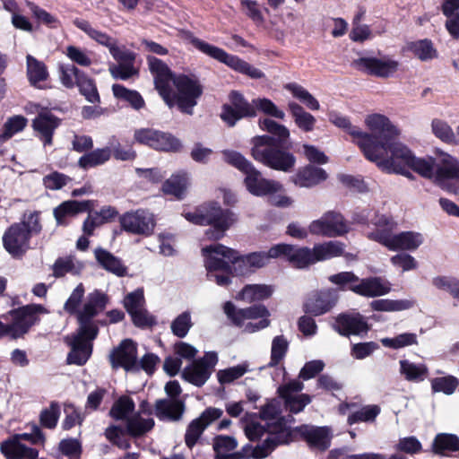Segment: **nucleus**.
<instances>
[{
  "label": "nucleus",
  "mask_w": 459,
  "mask_h": 459,
  "mask_svg": "<svg viewBox=\"0 0 459 459\" xmlns=\"http://www.w3.org/2000/svg\"><path fill=\"white\" fill-rule=\"evenodd\" d=\"M277 244L272 246L268 251L251 252L247 255H239L233 248L226 246H218L215 249L217 254L230 260L234 265V272L238 275H245L254 269H260L266 266L271 259H278L275 255Z\"/></svg>",
  "instance_id": "0eeeda50"
},
{
  "label": "nucleus",
  "mask_w": 459,
  "mask_h": 459,
  "mask_svg": "<svg viewBox=\"0 0 459 459\" xmlns=\"http://www.w3.org/2000/svg\"><path fill=\"white\" fill-rule=\"evenodd\" d=\"M247 372V365L239 364L217 372L218 381L221 385L230 384L240 378Z\"/></svg>",
  "instance_id": "0e129e2a"
},
{
  "label": "nucleus",
  "mask_w": 459,
  "mask_h": 459,
  "mask_svg": "<svg viewBox=\"0 0 459 459\" xmlns=\"http://www.w3.org/2000/svg\"><path fill=\"white\" fill-rule=\"evenodd\" d=\"M331 283L336 285L340 290H351L354 292V288L358 287L360 279L353 272H341L328 277Z\"/></svg>",
  "instance_id": "8fccbe9b"
},
{
  "label": "nucleus",
  "mask_w": 459,
  "mask_h": 459,
  "mask_svg": "<svg viewBox=\"0 0 459 459\" xmlns=\"http://www.w3.org/2000/svg\"><path fill=\"white\" fill-rule=\"evenodd\" d=\"M118 221L123 231L143 237L152 236L156 226L153 215L144 209L126 212Z\"/></svg>",
  "instance_id": "ddd939ff"
},
{
  "label": "nucleus",
  "mask_w": 459,
  "mask_h": 459,
  "mask_svg": "<svg viewBox=\"0 0 459 459\" xmlns=\"http://www.w3.org/2000/svg\"><path fill=\"white\" fill-rule=\"evenodd\" d=\"M333 329L341 335L348 337L351 334L357 335L367 332L368 325L359 314L352 316L342 313L335 318Z\"/></svg>",
  "instance_id": "7c9ffc66"
},
{
  "label": "nucleus",
  "mask_w": 459,
  "mask_h": 459,
  "mask_svg": "<svg viewBox=\"0 0 459 459\" xmlns=\"http://www.w3.org/2000/svg\"><path fill=\"white\" fill-rule=\"evenodd\" d=\"M135 409V403L134 400L128 395H121L113 403L109 416L115 420H126L134 412Z\"/></svg>",
  "instance_id": "a18cd8bd"
},
{
  "label": "nucleus",
  "mask_w": 459,
  "mask_h": 459,
  "mask_svg": "<svg viewBox=\"0 0 459 459\" xmlns=\"http://www.w3.org/2000/svg\"><path fill=\"white\" fill-rule=\"evenodd\" d=\"M432 132L436 137L448 144H458V140L451 126L444 120L434 118L431 122Z\"/></svg>",
  "instance_id": "4d7b16f0"
},
{
  "label": "nucleus",
  "mask_w": 459,
  "mask_h": 459,
  "mask_svg": "<svg viewBox=\"0 0 459 459\" xmlns=\"http://www.w3.org/2000/svg\"><path fill=\"white\" fill-rule=\"evenodd\" d=\"M390 291V282L378 276L360 279L358 287L354 288L355 294L368 298L380 297Z\"/></svg>",
  "instance_id": "2f4dec72"
},
{
  "label": "nucleus",
  "mask_w": 459,
  "mask_h": 459,
  "mask_svg": "<svg viewBox=\"0 0 459 459\" xmlns=\"http://www.w3.org/2000/svg\"><path fill=\"white\" fill-rule=\"evenodd\" d=\"M184 218L198 226H210L205 235L213 240H220L227 230L237 221V215L230 209H223L215 201L205 202L192 212H184Z\"/></svg>",
  "instance_id": "20e7f679"
},
{
  "label": "nucleus",
  "mask_w": 459,
  "mask_h": 459,
  "mask_svg": "<svg viewBox=\"0 0 459 459\" xmlns=\"http://www.w3.org/2000/svg\"><path fill=\"white\" fill-rule=\"evenodd\" d=\"M351 66L357 71L377 78H389L399 68V62L390 58L380 59L375 56H362L354 59Z\"/></svg>",
  "instance_id": "2eb2a0df"
},
{
  "label": "nucleus",
  "mask_w": 459,
  "mask_h": 459,
  "mask_svg": "<svg viewBox=\"0 0 459 459\" xmlns=\"http://www.w3.org/2000/svg\"><path fill=\"white\" fill-rule=\"evenodd\" d=\"M155 422L152 418L144 419L136 412L126 420V428L120 425H110L104 432L105 437L115 446L127 450L131 447L129 440L123 437L128 435L134 438L144 436L154 428Z\"/></svg>",
  "instance_id": "423d86ee"
},
{
  "label": "nucleus",
  "mask_w": 459,
  "mask_h": 459,
  "mask_svg": "<svg viewBox=\"0 0 459 459\" xmlns=\"http://www.w3.org/2000/svg\"><path fill=\"white\" fill-rule=\"evenodd\" d=\"M62 119L54 115L48 108H43L32 119L31 127L43 144L52 145L55 131L60 126Z\"/></svg>",
  "instance_id": "aec40b11"
},
{
  "label": "nucleus",
  "mask_w": 459,
  "mask_h": 459,
  "mask_svg": "<svg viewBox=\"0 0 459 459\" xmlns=\"http://www.w3.org/2000/svg\"><path fill=\"white\" fill-rule=\"evenodd\" d=\"M85 288L82 282H80L75 289L71 293L70 297L67 299L64 305V310L71 316H75L77 319V324L79 325V313L82 309H80V305L84 297Z\"/></svg>",
  "instance_id": "603ef678"
},
{
  "label": "nucleus",
  "mask_w": 459,
  "mask_h": 459,
  "mask_svg": "<svg viewBox=\"0 0 459 459\" xmlns=\"http://www.w3.org/2000/svg\"><path fill=\"white\" fill-rule=\"evenodd\" d=\"M59 79L62 85L67 89L78 88L85 100L92 104L100 103V96L95 79L73 64L58 65Z\"/></svg>",
  "instance_id": "1a4fd4ad"
},
{
  "label": "nucleus",
  "mask_w": 459,
  "mask_h": 459,
  "mask_svg": "<svg viewBox=\"0 0 459 459\" xmlns=\"http://www.w3.org/2000/svg\"><path fill=\"white\" fill-rule=\"evenodd\" d=\"M289 342L283 335L275 336L272 342L271 359L267 367H277L287 354Z\"/></svg>",
  "instance_id": "6e6d98bb"
},
{
  "label": "nucleus",
  "mask_w": 459,
  "mask_h": 459,
  "mask_svg": "<svg viewBox=\"0 0 459 459\" xmlns=\"http://www.w3.org/2000/svg\"><path fill=\"white\" fill-rule=\"evenodd\" d=\"M112 368H124L126 371H134L137 368V344L132 339L121 341L109 355Z\"/></svg>",
  "instance_id": "412c9836"
},
{
  "label": "nucleus",
  "mask_w": 459,
  "mask_h": 459,
  "mask_svg": "<svg viewBox=\"0 0 459 459\" xmlns=\"http://www.w3.org/2000/svg\"><path fill=\"white\" fill-rule=\"evenodd\" d=\"M328 178L327 172L316 165L307 164L300 167L289 178V181L298 187L312 188Z\"/></svg>",
  "instance_id": "393cba45"
},
{
  "label": "nucleus",
  "mask_w": 459,
  "mask_h": 459,
  "mask_svg": "<svg viewBox=\"0 0 459 459\" xmlns=\"http://www.w3.org/2000/svg\"><path fill=\"white\" fill-rule=\"evenodd\" d=\"M149 70L154 79V87L165 104L177 108L183 114L192 116L194 108L204 93L198 78L180 74L174 75L168 65L154 56H147Z\"/></svg>",
  "instance_id": "f03ea898"
},
{
  "label": "nucleus",
  "mask_w": 459,
  "mask_h": 459,
  "mask_svg": "<svg viewBox=\"0 0 459 459\" xmlns=\"http://www.w3.org/2000/svg\"><path fill=\"white\" fill-rule=\"evenodd\" d=\"M184 409V403L179 400L160 399L155 403V414L160 419L167 418L171 420H178L182 417Z\"/></svg>",
  "instance_id": "58836bf2"
},
{
  "label": "nucleus",
  "mask_w": 459,
  "mask_h": 459,
  "mask_svg": "<svg viewBox=\"0 0 459 459\" xmlns=\"http://www.w3.org/2000/svg\"><path fill=\"white\" fill-rule=\"evenodd\" d=\"M61 410L57 402L52 401L49 407L43 409L39 414L40 425L48 429H54L60 418Z\"/></svg>",
  "instance_id": "5fc2aeb1"
},
{
  "label": "nucleus",
  "mask_w": 459,
  "mask_h": 459,
  "mask_svg": "<svg viewBox=\"0 0 459 459\" xmlns=\"http://www.w3.org/2000/svg\"><path fill=\"white\" fill-rule=\"evenodd\" d=\"M99 331L94 328L78 325L75 332L65 337V343L70 348L66 356L68 365L84 366L93 352V341Z\"/></svg>",
  "instance_id": "6e6552de"
},
{
  "label": "nucleus",
  "mask_w": 459,
  "mask_h": 459,
  "mask_svg": "<svg viewBox=\"0 0 459 459\" xmlns=\"http://www.w3.org/2000/svg\"><path fill=\"white\" fill-rule=\"evenodd\" d=\"M28 119L22 115H16L9 117L3 127L4 130L2 134L4 139H9L13 134L22 132L26 127Z\"/></svg>",
  "instance_id": "338daca9"
},
{
  "label": "nucleus",
  "mask_w": 459,
  "mask_h": 459,
  "mask_svg": "<svg viewBox=\"0 0 459 459\" xmlns=\"http://www.w3.org/2000/svg\"><path fill=\"white\" fill-rule=\"evenodd\" d=\"M217 361L218 357L215 352H206L203 358L194 360L191 365L184 368L182 378L195 386L201 387L211 377Z\"/></svg>",
  "instance_id": "dca6fc26"
},
{
  "label": "nucleus",
  "mask_w": 459,
  "mask_h": 459,
  "mask_svg": "<svg viewBox=\"0 0 459 459\" xmlns=\"http://www.w3.org/2000/svg\"><path fill=\"white\" fill-rule=\"evenodd\" d=\"M190 185L189 173L186 170H178L162 183L160 190L165 195H171L176 200L181 201L187 195Z\"/></svg>",
  "instance_id": "c85d7f7f"
},
{
  "label": "nucleus",
  "mask_w": 459,
  "mask_h": 459,
  "mask_svg": "<svg viewBox=\"0 0 459 459\" xmlns=\"http://www.w3.org/2000/svg\"><path fill=\"white\" fill-rule=\"evenodd\" d=\"M30 238L25 221H22L9 226L2 239L4 249L13 258H22L29 249Z\"/></svg>",
  "instance_id": "4468645a"
},
{
  "label": "nucleus",
  "mask_w": 459,
  "mask_h": 459,
  "mask_svg": "<svg viewBox=\"0 0 459 459\" xmlns=\"http://www.w3.org/2000/svg\"><path fill=\"white\" fill-rule=\"evenodd\" d=\"M433 178L444 191L456 194L459 190V160L446 152H440Z\"/></svg>",
  "instance_id": "f8f14e48"
},
{
  "label": "nucleus",
  "mask_w": 459,
  "mask_h": 459,
  "mask_svg": "<svg viewBox=\"0 0 459 459\" xmlns=\"http://www.w3.org/2000/svg\"><path fill=\"white\" fill-rule=\"evenodd\" d=\"M108 303L109 297L100 290H94L89 293L86 302L79 313V325L99 331V326L94 321V317L104 311Z\"/></svg>",
  "instance_id": "6ab92c4d"
},
{
  "label": "nucleus",
  "mask_w": 459,
  "mask_h": 459,
  "mask_svg": "<svg viewBox=\"0 0 459 459\" xmlns=\"http://www.w3.org/2000/svg\"><path fill=\"white\" fill-rule=\"evenodd\" d=\"M344 243L338 240H330L313 247L316 263L338 256H348L344 254Z\"/></svg>",
  "instance_id": "4c0bfd02"
},
{
  "label": "nucleus",
  "mask_w": 459,
  "mask_h": 459,
  "mask_svg": "<svg viewBox=\"0 0 459 459\" xmlns=\"http://www.w3.org/2000/svg\"><path fill=\"white\" fill-rule=\"evenodd\" d=\"M112 92L117 100L127 102L135 110L145 107L143 96L135 90H130L123 84L115 83L112 85Z\"/></svg>",
  "instance_id": "79ce46f5"
},
{
  "label": "nucleus",
  "mask_w": 459,
  "mask_h": 459,
  "mask_svg": "<svg viewBox=\"0 0 459 459\" xmlns=\"http://www.w3.org/2000/svg\"><path fill=\"white\" fill-rule=\"evenodd\" d=\"M286 89L307 108L311 110H318L320 108L318 100L303 86L292 82L287 84Z\"/></svg>",
  "instance_id": "09e8293b"
},
{
  "label": "nucleus",
  "mask_w": 459,
  "mask_h": 459,
  "mask_svg": "<svg viewBox=\"0 0 459 459\" xmlns=\"http://www.w3.org/2000/svg\"><path fill=\"white\" fill-rule=\"evenodd\" d=\"M184 145L180 139L169 132L159 131L156 137L155 151L178 153L183 151Z\"/></svg>",
  "instance_id": "c03bdc74"
},
{
  "label": "nucleus",
  "mask_w": 459,
  "mask_h": 459,
  "mask_svg": "<svg viewBox=\"0 0 459 459\" xmlns=\"http://www.w3.org/2000/svg\"><path fill=\"white\" fill-rule=\"evenodd\" d=\"M111 158V149L108 146L103 148L91 149L83 155H82L77 165L83 170H88L104 165Z\"/></svg>",
  "instance_id": "72a5a7b5"
},
{
  "label": "nucleus",
  "mask_w": 459,
  "mask_h": 459,
  "mask_svg": "<svg viewBox=\"0 0 459 459\" xmlns=\"http://www.w3.org/2000/svg\"><path fill=\"white\" fill-rule=\"evenodd\" d=\"M371 224L376 226V230L368 234V238L376 242L377 239L375 238V234L381 232H388L389 234H392L397 225L391 216L379 214L377 212H373Z\"/></svg>",
  "instance_id": "de8ad7c7"
},
{
  "label": "nucleus",
  "mask_w": 459,
  "mask_h": 459,
  "mask_svg": "<svg viewBox=\"0 0 459 459\" xmlns=\"http://www.w3.org/2000/svg\"><path fill=\"white\" fill-rule=\"evenodd\" d=\"M278 258L287 261L297 269L307 268L316 264L314 249L307 247H297L291 244L279 243L275 249Z\"/></svg>",
  "instance_id": "a211bd4d"
},
{
  "label": "nucleus",
  "mask_w": 459,
  "mask_h": 459,
  "mask_svg": "<svg viewBox=\"0 0 459 459\" xmlns=\"http://www.w3.org/2000/svg\"><path fill=\"white\" fill-rule=\"evenodd\" d=\"M191 44L203 54L226 65L236 72L249 76L250 78L261 79L264 75L260 69L255 68L247 61L239 58L238 56L229 54L224 49L211 45L203 39L193 38L191 39Z\"/></svg>",
  "instance_id": "9d476101"
},
{
  "label": "nucleus",
  "mask_w": 459,
  "mask_h": 459,
  "mask_svg": "<svg viewBox=\"0 0 459 459\" xmlns=\"http://www.w3.org/2000/svg\"><path fill=\"white\" fill-rule=\"evenodd\" d=\"M406 48L420 61H429L437 57V50L429 39H419L407 43Z\"/></svg>",
  "instance_id": "37998d69"
},
{
  "label": "nucleus",
  "mask_w": 459,
  "mask_h": 459,
  "mask_svg": "<svg viewBox=\"0 0 459 459\" xmlns=\"http://www.w3.org/2000/svg\"><path fill=\"white\" fill-rule=\"evenodd\" d=\"M432 452L438 455L459 452V437L455 434L438 433L432 442Z\"/></svg>",
  "instance_id": "ea45409f"
},
{
  "label": "nucleus",
  "mask_w": 459,
  "mask_h": 459,
  "mask_svg": "<svg viewBox=\"0 0 459 459\" xmlns=\"http://www.w3.org/2000/svg\"><path fill=\"white\" fill-rule=\"evenodd\" d=\"M111 149V157L117 160L133 161L137 157L136 152L133 148V144L123 145L117 140L110 142L108 146Z\"/></svg>",
  "instance_id": "13d9d810"
},
{
  "label": "nucleus",
  "mask_w": 459,
  "mask_h": 459,
  "mask_svg": "<svg viewBox=\"0 0 459 459\" xmlns=\"http://www.w3.org/2000/svg\"><path fill=\"white\" fill-rule=\"evenodd\" d=\"M94 254L97 262L106 271L119 277H123L126 274V267L122 264L121 260L112 253L99 247L95 249Z\"/></svg>",
  "instance_id": "e433bc0d"
},
{
  "label": "nucleus",
  "mask_w": 459,
  "mask_h": 459,
  "mask_svg": "<svg viewBox=\"0 0 459 459\" xmlns=\"http://www.w3.org/2000/svg\"><path fill=\"white\" fill-rule=\"evenodd\" d=\"M458 384V379L454 376L439 377L431 379V389L433 393L450 395L454 394Z\"/></svg>",
  "instance_id": "052dcab7"
},
{
  "label": "nucleus",
  "mask_w": 459,
  "mask_h": 459,
  "mask_svg": "<svg viewBox=\"0 0 459 459\" xmlns=\"http://www.w3.org/2000/svg\"><path fill=\"white\" fill-rule=\"evenodd\" d=\"M375 311H402L411 307L408 300L376 299L370 304Z\"/></svg>",
  "instance_id": "69168bd1"
},
{
  "label": "nucleus",
  "mask_w": 459,
  "mask_h": 459,
  "mask_svg": "<svg viewBox=\"0 0 459 459\" xmlns=\"http://www.w3.org/2000/svg\"><path fill=\"white\" fill-rule=\"evenodd\" d=\"M229 102L221 106L220 117L228 127H234L241 119L256 117L252 102L238 91L232 90L228 95Z\"/></svg>",
  "instance_id": "9b49d317"
},
{
  "label": "nucleus",
  "mask_w": 459,
  "mask_h": 459,
  "mask_svg": "<svg viewBox=\"0 0 459 459\" xmlns=\"http://www.w3.org/2000/svg\"><path fill=\"white\" fill-rule=\"evenodd\" d=\"M48 310L40 304H28L9 311L12 319L16 322L22 333H28L30 329L40 321L39 314H45Z\"/></svg>",
  "instance_id": "a878e982"
},
{
  "label": "nucleus",
  "mask_w": 459,
  "mask_h": 459,
  "mask_svg": "<svg viewBox=\"0 0 459 459\" xmlns=\"http://www.w3.org/2000/svg\"><path fill=\"white\" fill-rule=\"evenodd\" d=\"M74 23L78 29L85 32L91 39L108 48L111 55L113 49H120V48L117 47V40L115 39L106 32L94 29L88 21L77 19Z\"/></svg>",
  "instance_id": "f704fd0d"
},
{
  "label": "nucleus",
  "mask_w": 459,
  "mask_h": 459,
  "mask_svg": "<svg viewBox=\"0 0 459 459\" xmlns=\"http://www.w3.org/2000/svg\"><path fill=\"white\" fill-rule=\"evenodd\" d=\"M380 411L381 409L377 404L363 406L348 416L347 423L351 426L359 422H373Z\"/></svg>",
  "instance_id": "3c124183"
},
{
  "label": "nucleus",
  "mask_w": 459,
  "mask_h": 459,
  "mask_svg": "<svg viewBox=\"0 0 459 459\" xmlns=\"http://www.w3.org/2000/svg\"><path fill=\"white\" fill-rule=\"evenodd\" d=\"M222 155L226 163L245 174V186L253 195L264 196L281 189L279 182L263 178L261 172L240 152L224 150Z\"/></svg>",
  "instance_id": "39448f33"
},
{
  "label": "nucleus",
  "mask_w": 459,
  "mask_h": 459,
  "mask_svg": "<svg viewBox=\"0 0 459 459\" xmlns=\"http://www.w3.org/2000/svg\"><path fill=\"white\" fill-rule=\"evenodd\" d=\"M218 246H223L222 244H213L207 246L202 249L203 255L205 258V268L209 273L221 271L222 273H232L234 272V265L230 262L229 259L222 256L221 254H217L215 249Z\"/></svg>",
  "instance_id": "473e14b6"
},
{
  "label": "nucleus",
  "mask_w": 459,
  "mask_h": 459,
  "mask_svg": "<svg viewBox=\"0 0 459 459\" xmlns=\"http://www.w3.org/2000/svg\"><path fill=\"white\" fill-rule=\"evenodd\" d=\"M27 5L39 22L49 28H57L59 21L56 16L52 15L45 9L39 7V5L32 2H28Z\"/></svg>",
  "instance_id": "774afa93"
},
{
  "label": "nucleus",
  "mask_w": 459,
  "mask_h": 459,
  "mask_svg": "<svg viewBox=\"0 0 459 459\" xmlns=\"http://www.w3.org/2000/svg\"><path fill=\"white\" fill-rule=\"evenodd\" d=\"M112 56L118 62L109 69L111 75L115 79L126 81L138 74V70L134 68V63L135 54L129 50L113 49Z\"/></svg>",
  "instance_id": "cd10ccee"
},
{
  "label": "nucleus",
  "mask_w": 459,
  "mask_h": 459,
  "mask_svg": "<svg viewBox=\"0 0 459 459\" xmlns=\"http://www.w3.org/2000/svg\"><path fill=\"white\" fill-rule=\"evenodd\" d=\"M375 235L377 243L392 251H414L423 243L422 235L414 231H403L398 234L381 232Z\"/></svg>",
  "instance_id": "f3484780"
},
{
  "label": "nucleus",
  "mask_w": 459,
  "mask_h": 459,
  "mask_svg": "<svg viewBox=\"0 0 459 459\" xmlns=\"http://www.w3.org/2000/svg\"><path fill=\"white\" fill-rule=\"evenodd\" d=\"M381 342L385 347L397 350L418 344V339L416 333H403L394 338H384L381 340Z\"/></svg>",
  "instance_id": "680f3d73"
},
{
  "label": "nucleus",
  "mask_w": 459,
  "mask_h": 459,
  "mask_svg": "<svg viewBox=\"0 0 459 459\" xmlns=\"http://www.w3.org/2000/svg\"><path fill=\"white\" fill-rule=\"evenodd\" d=\"M259 127L269 134L252 138L251 156L263 165L285 173L292 171L296 157L290 152V130L271 118H260Z\"/></svg>",
  "instance_id": "7ed1b4c3"
},
{
  "label": "nucleus",
  "mask_w": 459,
  "mask_h": 459,
  "mask_svg": "<svg viewBox=\"0 0 459 459\" xmlns=\"http://www.w3.org/2000/svg\"><path fill=\"white\" fill-rule=\"evenodd\" d=\"M16 434L0 444V452L6 459H37L39 451L21 442Z\"/></svg>",
  "instance_id": "c756f323"
},
{
  "label": "nucleus",
  "mask_w": 459,
  "mask_h": 459,
  "mask_svg": "<svg viewBox=\"0 0 459 459\" xmlns=\"http://www.w3.org/2000/svg\"><path fill=\"white\" fill-rule=\"evenodd\" d=\"M193 326L191 321V315L188 311H185L178 315L171 323L170 328L172 333L178 337L184 338L188 333L190 328Z\"/></svg>",
  "instance_id": "e2e57ef3"
},
{
  "label": "nucleus",
  "mask_w": 459,
  "mask_h": 459,
  "mask_svg": "<svg viewBox=\"0 0 459 459\" xmlns=\"http://www.w3.org/2000/svg\"><path fill=\"white\" fill-rule=\"evenodd\" d=\"M337 298L331 290L311 292L303 303L305 314L319 316L329 312L336 304Z\"/></svg>",
  "instance_id": "5701e85b"
},
{
  "label": "nucleus",
  "mask_w": 459,
  "mask_h": 459,
  "mask_svg": "<svg viewBox=\"0 0 459 459\" xmlns=\"http://www.w3.org/2000/svg\"><path fill=\"white\" fill-rule=\"evenodd\" d=\"M330 121L334 126L343 129L349 134L352 137V142L358 145L363 154L368 146L372 143L376 134V133L372 131H370V133L362 132L358 126L351 125L347 117L333 114L330 116Z\"/></svg>",
  "instance_id": "bb28decb"
},
{
  "label": "nucleus",
  "mask_w": 459,
  "mask_h": 459,
  "mask_svg": "<svg viewBox=\"0 0 459 459\" xmlns=\"http://www.w3.org/2000/svg\"><path fill=\"white\" fill-rule=\"evenodd\" d=\"M435 166L436 160L434 158H417L414 155L410 164L409 169L413 170L425 178L432 179L434 178Z\"/></svg>",
  "instance_id": "864d4df0"
},
{
  "label": "nucleus",
  "mask_w": 459,
  "mask_h": 459,
  "mask_svg": "<svg viewBox=\"0 0 459 459\" xmlns=\"http://www.w3.org/2000/svg\"><path fill=\"white\" fill-rule=\"evenodd\" d=\"M365 123L376 134L365 151L364 157L375 162L384 171L412 178L409 167L414 154L398 141L399 130L389 118L384 115L373 114L366 117Z\"/></svg>",
  "instance_id": "f257e3e1"
},
{
  "label": "nucleus",
  "mask_w": 459,
  "mask_h": 459,
  "mask_svg": "<svg viewBox=\"0 0 459 459\" xmlns=\"http://www.w3.org/2000/svg\"><path fill=\"white\" fill-rule=\"evenodd\" d=\"M223 411L221 409L209 407L201 415L193 420L187 426L185 434L186 446L192 449L197 443L204 429L212 422L221 418Z\"/></svg>",
  "instance_id": "4be33fe9"
},
{
  "label": "nucleus",
  "mask_w": 459,
  "mask_h": 459,
  "mask_svg": "<svg viewBox=\"0 0 459 459\" xmlns=\"http://www.w3.org/2000/svg\"><path fill=\"white\" fill-rule=\"evenodd\" d=\"M252 104L255 107V113L261 111L262 113L283 120L285 114L282 110L279 109L277 106L267 98H257L252 100Z\"/></svg>",
  "instance_id": "bf43d9fd"
},
{
  "label": "nucleus",
  "mask_w": 459,
  "mask_h": 459,
  "mask_svg": "<svg viewBox=\"0 0 459 459\" xmlns=\"http://www.w3.org/2000/svg\"><path fill=\"white\" fill-rule=\"evenodd\" d=\"M94 201L68 200L61 203L53 210V215L57 226L67 227L71 219L82 212H91Z\"/></svg>",
  "instance_id": "b1692460"
},
{
  "label": "nucleus",
  "mask_w": 459,
  "mask_h": 459,
  "mask_svg": "<svg viewBox=\"0 0 459 459\" xmlns=\"http://www.w3.org/2000/svg\"><path fill=\"white\" fill-rule=\"evenodd\" d=\"M288 110L294 120L295 125L304 133L312 132L316 123V117L307 112L303 107L295 101L288 103Z\"/></svg>",
  "instance_id": "c9c22d12"
},
{
  "label": "nucleus",
  "mask_w": 459,
  "mask_h": 459,
  "mask_svg": "<svg viewBox=\"0 0 459 459\" xmlns=\"http://www.w3.org/2000/svg\"><path fill=\"white\" fill-rule=\"evenodd\" d=\"M26 59L27 77L30 85L35 88L42 89L39 83L46 81L49 75L47 65L30 55H28Z\"/></svg>",
  "instance_id": "a19ab883"
},
{
  "label": "nucleus",
  "mask_w": 459,
  "mask_h": 459,
  "mask_svg": "<svg viewBox=\"0 0 459 459\" xmlns=\"http://www.w3.org/2000/svg\"><path fill=\"white\" fill-rule=\"evenodd\" d=\"M400 371L407 381L416 383L423 381L429 374L425 364H415L406 359L400 360Z\"/></svg>",
  "instance_id": "49530a36"
}]
</instances>
